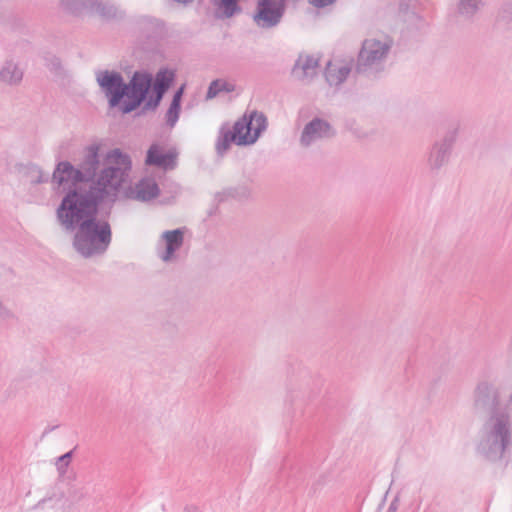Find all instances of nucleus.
<instances>
[{
	"instance_id": "1",
	"label": "nucleus",
	"mask_w": 512,
	"mask_h": 512,
	"mask_svg": "<svg viewBox=\"0 0 512 512\" xmlns=\"http://www.w3.org/2000/svg\"><path fill=\"white\" fill-rule=\"evenodd\" d=\"M120 172H106L99 179L101 194L89 198L79 193L66 195L57 209L61 226L74 231L73 247L83 257L103 254L111 243V228L108 221L98 217L102 203H113L121 195Z\"/></svg>"
},
{
	"instance_id": "2",
	"label": "nucleus",
	"mask_w": 512,
	"mask_h": 512,
	"mask_svg": "<svg viewBox=\"0 0 512 512\" xmlns=\"http://www.w3.org/2000/svg\"><path fill=\"white\" fill-rule=\"evenodd\" d=\"M123 166L101 169L100 162H58L52 175V182L63 191L79 193L89 198H98L101 194L99 179L106 172H120L121 190L129 176L130 162H122Z\"/></svg>"
},
{
	"instance_id": "3",
	"label": "nucleus",
	"mask_w": 512,
	"mask_h": 512,
	"mask_svg": "<svg viewBox=\"0 0 512 512\" xmlns=\"http://www.w3.org/2000/svg\"><path fill=\"white\" fill-rule=\"evenodd\" d=\"M97 84L108 98L110 107L121 104L123 113H130L146 99L151 88L152 78L149 74L135 72L128 84L116 71L100 70L95 74Z\"/></svg>"
},
{
	"instance_id": "4",
	"label": "nucleus",
	"mask_w": 512,
	"mask_h": 512,
	"mask_svg": "<svg viewBox=\"0 0 512 512\" xmlns=\"http://www.w3.org/2000/svg\"><path fill=\"white\" fill-rule=\"evenodd\" d=\"M512 443V427L507 414H495L482 426L475 441V453L491 462L501 460Z\"/></svg>"
},
{
	"instance_id": "5",
	"label": "nucleus",
	"mask_w": 512,
	"mask_h": 512,
	"mask_svg": "<svg viewBox=\"0 0 512 512\" xmlns=\"http://www.w3.org/2000/svg\"><path fill=\"white\" fill-rule=\"evenodd\" d=\"M393 41L385 35L366 38L361 45L356 71L366 76H376L384 70Z\"/></svg>"
},
{
	"instance_id": "6",
	"label": "nucleus",
	"mask_w": 512,
	"mask_h": 512,
	"mask_svg": "<svg viewBox=\"0 0 512 512\" xmlns=\"http://www.w3.org/2000/svg\"><path fill=\"white\" fill-rule=\"evenodd\" d=\"M267 128L266 116L257 110L246 111L233 125L238 146L254 144Z\"/></svg>"
},
{
	"instance_id": "7",
	"label": "nucleus",
	"mask_w": 512,
	"mask_h": 512,
	"mask_svg": "<svg viewBox=\"0 0 512 512\" xmlns=\"http://www.w3.org/2000/svg\"><path fill=\"white\" fill-rule=\"evenodd\" d=\"M147 163V176L141 178L134 187L125 192L129 198L139 201H150L158 197L160 189L155 180V176L160 174L162 170L174 168V162H146Z\"/></svg>"
},
{
	"instance_id": "8",
	"label": "nucleus",
	"mask_w": 512,
	"mask_h": 512,
	"mask_svg": "<svg viewBox=\"0 0 512 512\" xmlns=\"http://www.w3.org/2000/svg\"><path fill=\"white\" fill-rule=\"evenodd\" d=\"M285 8V0H258L253 21L259 28H273L281 22Z\"/></svg>"
},
{
	"instance_id": "9",
	"label": "nucleus",
	"mask_w": 512,
	"mask_h": 512,
	"mask_svg": "<svg viewBox=\"0 0 512 512\" xmlns=\"http://www.w3.org/2000/svg\"><path fill=\"white\" fill-rule=\"evenodd\" d=\"M184 243V230H167L159 236L155 252L157 257L165 264H173L178 260V253Z\"/></svg>"
},
{
	"instance_id": "10",
	"label": "nucleus",
	"mask_w": 512,
	"mask_h": 512,
	"mask_svg": "<svg viewBox=\"0 0 512 512\" xmlns=\"http://www.w3.org/2000/svg\"><path fill=\"white\" fill-rule=\"evenodd\" d=\"M60 8L70 14L95 13L103 17H113L117 9L114 5L99 0H60Z\"/></svg>"
},
{
	"instance_id": "11",
	"label": "nucleus",
	"mask_w": 512,
	"mask_h": 512,
	"mask_svg": "<svg viewBox=\"0 0 512 512\" xmlns=\"http://www.w3.org/2000/svg\"><path fill=\"white\" fill-rule=\"evenodd\" d=\"M334 134L335 130L327 120L316 117L305 125L300 142L303 146H309L313 142L330 138Z\"/></svg>"
},
{
	"instance_id": "12",
	"label": "nucleus",
	"mask_w": 512,
	"mask_h": 512,
	"mask_svg": "<svg viewBox=\"0 0 512 512\" xmlns=\"http://www.w3.org/2000/svg\"><path fill=\"white\" fill-rule=\"evenodd\" d=\"M173 79L174 72L169 69H162L156 74L155 81L153 84V92L151 95H149V93L146 95V109H154L158 106L159 102L163 97V94L169 88Z\"/></svg>"
},
{
	"instance_id": "13",
	"label": "nucleus",
	"mask_w": 512,
	"mask_h": 512,
	"mask_svg": "<svg viewBox=\"0 0 512 512\" xmlns=\"http://www.w3.org/2000/svg\"><path fill=\"white\" fill-rule=\"evenodd\" d=\"M476 406L494 405L500 400V387L488 380L480 381L473 393Z\"/></svg>"
},
{
	"instance_id": "14",
	"label": "nucleus",
	"mask_w": 512,
	"mask_h": 512,
	"mask_svg": "<svg viewBox=\"0 0 512 512\" xmlns=\"http://www.w3.org/2000/svg\"><path fill=\"white\" fill-rule=\"evenodd\" d=\"M351 71L350 64L341 60L329 61L325 70V77L331 86L343 83Z\"/></svg>"
},
{
	"instance_id": "15",
	"label": "nucleus",
	"mask_w": 512,
	"mask_h": 512,
	"mask_svg": "<svg viewBox=\"0 0 512 512\" xmlns=\"http://www.w3.org/2000/svg\"><path fill=\"white\" fill-rule=\"evenodd\" d=\"M318 60L310 55L299 56L293 68V74L301 80L311 79L317 74Z\"/></svg>"
},
{
	"instance_id": "16",
	"label": "nucleus",
	"mask_w": 512,
	"mask_h": 512,
	"mask_svg": "<svg viewBox=\"0 0 512 512\" xmlns=\"http://www.w3.org/2000/svg\"><path fill=\"white\" fill-rule=\"evenodd\" d=\"M456 130L448 132L443 138L437 141L431 150V157L442 160L451 156L453 145L456 141Z\"/></svg>"
},
{
	"instance_id": "17",
	"label": "nucleus",
	"mask_w": 512,
	"mask_h": 512,
	"mask_svg": "<svg viewBox=\"0 0 512 512\" xmlns=\"http://www.w3.org/2000/svg\"><path fill=\"white\" fill-rule=\"evenodd\" d=\"M23 78V72L12 60L4 62L0 68V81L8 85H17Z\"/></svg>"
},
{
	"instance_id": "18",
	"label": "nucleus",
	"mask_w": 512,
	"mask_h": 512,
	"mask_svg": "<svg viewBox=\"0 0 512 512\" xmlns=\"http://www.w3.org/2000/svg\"><path fill=\"white\" fill-rule=\"evenodd\" d=\"M484 0H458L456 13L466 20L473 19L484 7Z\"/></svg>"
},
{
	"instance_id": "19",
	"label": "nucleus",
	"mask_w": 512,
	"mask_h": 512,
	"mask_svg": "<svg viewBox=\"0 0 512 512\" xmlns=\"http://www.w3.org/2000/svg\"><path fill=\"white\" fill-rule=\"evenodd\" d=\"M240 0H214L215 13L218 18H231L241 11Z\"/></svg>"
},
{
	"instance_id": "20",
	"label": "nucleus",
	"mask_w": 512,
	"mask_h": 512,
	"mask_svg": "<svg viewBox=\"0 0 512 512\" xmlns=\"http://www.w3.org/2000/svg\"><path fill=\"white\" fill-rule=\"evenodd\" d=\"M183 91L184 87L182 86L175 92L172 102L166 112V122L170 127H174L179 119Z\"/></svg>"
},
{
	"instance_id": "21",
	"label": "nucleus",
	"mask_w": 512,
	"mask_h": 512,
	"mask_svg": "<svg viewBox=\"0 0 512 512\" xmlns=\"http://www.w3.org/2000/svg\"><path fill=\"white\" fill-rule=\"evenodd\" d=\"M235 90V85L231 82H228L224 79H216L212 81L208 87L206 93V100H211L218 96L221 92H233Z\"/></svg>"
},
{
	"instance_id": "22",
	"label": "nucleus",
	"mask_w": 512,
	"mask_h": 512,
	"mask_svg": "<svg viewBox=\"0 0 512 512\" xmlns=\"http://www.w3.org/2000/svg\"><path fill=\"white\" fill-rule=\"evenodd\" d=\"M109 146L108 139H95L91 141L85 148V160H97L100 153Z\"/></svg>"
},
{
	"instance_id": "23",
	"label": "nucleus",
	"mask_w": 512,
	"mask_h": 512,
	"mask_svg": "<svg viewBox=\"0 0 512 512\" xmlns=\"http://www.w3.org/2000/svg\"><path fill=\"white\" fill-rule=\"evenodd\" d=\"M232 143L237 145V135L234 130L223 131L216 144L218 154L222 156L223 153L230 148Z\"/></svg>"
},
{
	"instance_id": "24",
	"label": "nucleus",
	"mask_w": 512,
	"mask_h": 512,
	"mask_svg": "<svg viewBox=\"0 0 512 512\" xmlns=\"http://www.w3.org/2000/svg\"><path fill=\"white\" fill-rule=\"evenodd\" d=\"M178 156L179 153L175 148H170L164 154H160L158 145L154 144L149 148L146 160H176Z\"/></svg>"
},
{
	"instance_id": "25",
	"label": "nucleus",
	"mask_w": 512,
	"mask_h": 512,
	"mask_svg": "<svg viewBox=\"0 0 512 512\" xmlns=\"http://www.w3.org/2000/svg\"><path fill=\"white\" fill-rule=\"evenodd\" d=\"M19 172L22 173L30 183H38L42 179L40 169L32 162L27 163V165H21Z\"/></svg>"
},
{
	"instance_id": "26",
	"label": "nucleus",
	"mask_w": 512,
	"mask_h": 512,
	"mask_svg": "<svg viewBox=\"0 0 512 512\" xmlns=\"http://www.w3.org/2000/svg\"><path fill=\"white\" fill-rule=\"evenodd\" d=\"M71 458H72V452H67L65 453L64 455L60 456L57 458L56 462H55V465H56V468L58 470V472L63 475L66 473L67 471V468L71 462Z\"/></svg>"
},
{
	"instance_id": "27",
	"label": "nucleus",
	"mask_w": 512,
	"mask_h": 512,
	"mask_svg": "<svg viewBox=\"0 0 512 512\" xmlns=\"http://www.w3.org/2000/svg\"><path fill=\"white\" fill-rule=\"evenodd\" d=\"M14 318L12 310L3 302L0 297V321H7Z\"/></svg>"
},
{
	"instance_id": "28",
	"label": "nucleus",
	"mask_w": 512,
	"mask_h": 512,
	"mask_svg": "<svg viewBox=\"0 0 512 512\" xmlns=\"http://www.w3.org/2000/svg\"><path fill=\"white\" fill-rule=\"evenodd\" d=\"M104 160H128V157L119 148H115L107 152Z\"/></svg>"
},
{
	"instance_id": "29",
	"label": "nucleus",
	"mask_w": 512,
	"mask_h": 512,
	"mask_svg": "<svg viewBox=\"0 0 512 512\" xmlns=\"http://www.w3.org/2000/svg\"><path fill=\"white\" fill-rule=\"evenodd\" d=\"M48 67L55 74H60L63 70L62 63H61L60 59L57 57H52L49 60Z\"/></svg>"
},
{
	"instance_id": "30",
	"label": "nucleus",
	"mask_w": 512,
	"mask_h": 512,
	"mask_svg": "<svg viewBox=\"0 0 512 512\" xmlns=\"http://www.w3.org/2000/svg\"><path fill=\"white\" fill-rule=\"evenodd\" d=\"M230 196L232 198H235V199H238V200H242V199H245L249 196V191L247 188L245 187H241L239 189H234L233 191L230 192Z\"/></svg>"
},
{
	"instance_id": "31",
	"label": "nucleus",
	"mask_w": 512,
	"mask_h": 512,
	"mask_svg": "<svg viewBox=\"0 0 512 512\" xmlns=\"http://www.w3.org/2000/svg\"><path fill=\"white\" fill-rule=\"evenodd\" d=\"M336 0H310V3L317 8H324L334 4Z\"/></svg>"
},
{
	"instance_id": "32",
	"label": "nucleus",
	"mask_w": 512,
	"mask_h": 512,
	"mask_svg": "<svg viewBox=\"0 0 512 512\" xmlns=\"http://www.w3.org/2000/svg\"><path fill=\"white\" fill-rule=\"evenodd\" d=\"M502 17L504 19H508L510 21H512V5H509L507 6L503 11H502Z\"/></svg>"
},
{
	"instance_id": "33",
	"label": "nucleus",
	"mask_w": 512,
	"mask_h": 512,
	"mask_svg": "<svg viewBox=\"0 0 512 512\" xmlns=\"http://www.w3.org/2000/svg\"><path fill=\"white\" fill-rule=\"evenodd\" d=\"M72 493H73V494H75V495H76V494H81V490H80V489H74V490L72 491Z\"/></svg>"
}]
</instances>
